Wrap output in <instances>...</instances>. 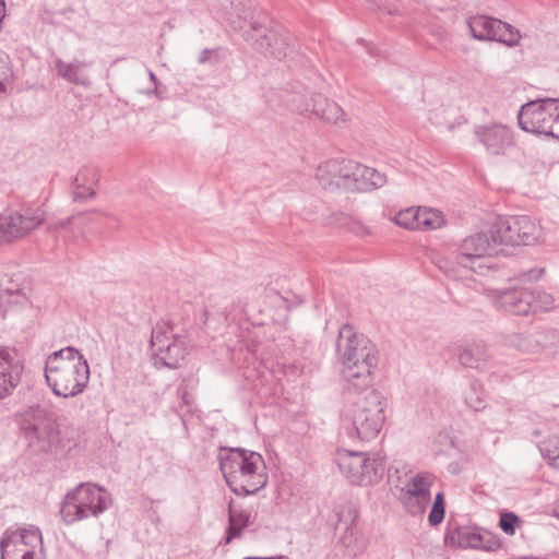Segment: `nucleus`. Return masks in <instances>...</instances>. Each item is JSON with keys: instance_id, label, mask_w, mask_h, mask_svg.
Returning a JSON list of instances; mask_svg holds the SVG:
<instances>
[{"instance_id": "6ab92c4d", "label": "nucleus", "mask_w": 559, "mask_h": 559, "mask_svg": "<svg viewBox=\"0 0 559 559\" xmlns=\"http://www.w3.org/2000/svg\"><path fill=\"white\" fill-rule=\"evenodd\" d=\"M350 159L331 158L317 168L316 178L320 186L325 190L334 191L336 189L348 190L349 183V164Z\"/></svg>"}, {"instance_id": "f03ea898", "label": "nucleus", "mask_w": 559, "mask_h": 559, "mask_svg": "<svg viewBox=\"0 0 559 559\" xmlns=\"http://www.w3.org/2000/svg\"><path fill=\"white\" fill-rule=\"evenodd\" d=\"M219 469L228 488L237 496L255 495L267 484L263 456L243 448L221 447L217 454Z\"/></svg>"}, {"instance_id": "473e14b6", "label": "nucleus", "mask_w": 559, "mask_h": 559, "mask_svg": "<svg viewBox=\"0 0 559 559\" xmlns=\"http://www.w3.org/2000/svg\"><path fill=\"white\" fill-rule=\"evenodd\" d=\"M419 229H437L443 224V215L435 209L418 207Z\"/></svg>"}, {"instance_id": "79ce46f5", "label": "nucleus", "mask_w": 559, "mask_h": 559, "mask_svg": "<svg viewBox=\"0 0 559 559\" xmlns=\"http://www.w3.org/2000/svg\"><path fill=\"white\" fill-rule=\"evenodd\" d=\"M73 219L74 216H70L63 221H60L59 223L56 224V228H66L72 223Z\"/></svg>"}, {"instance_id": "37998d69", "label": "nucleus", "mask_w": 559, "mask_h": 559, "mask_svg": "<svg viewBox=\"0 0 559 559\" xmlns=\"http://www.w3.org/2000/svg\"><path fill=\"white\" fill-rule=\"evenodd\" d=\"M230 314H231V311H230L227 307H226V308L224 309V311L222 312V316L224 317V319H225L226 321H227V320H229Z\"/></svg>"}, {"instance_id": "ea45409f", "label": "nucleus", "mask_w": 559, "mask_h": 559, "mask_svg": "<svg viewBox=\"0 0 559 559\" xmlns=\"http://www.w3.org/2000/svg\"><path fill=\"white\" fill-rule=\"evenodd\" d=\"M177 395L181 400L180 409L183 411V407H187V413L193 412V396L188 392L187 386L179 385L177 389Z\"/></svg>"}, {"instance_id": "aec40b11", "label": "nucleus", "mask_w": 559, "mask_h": 559, "mask_svg": "<svg viewBox=\"0 0 559 559\" xmlns=\"http://www.w3.org/2000/svg\"><path fill=\"white\" fill-rule=\"evenodd\" d=\"M474 135L492 155H500L513 144L511 130L501 123L475 126Z\"/></svg>"}, {"instance_id": "ddd939ff", "label": "nucleus", "mask_w": 559, "mask_h": 559, "mask_svg": "<svg viewBox=\"0 0 559 559\" xmlns=\"http://www.w3.org/2000/svg\"><path fill=\"white\" fill-rule=\"evenodd\" d=\"M539 235V226L527 215L500 216L491 224V237L498 246H530Z\"/></svg>"}, {"instance_id": "6e6552de", "label": "nucleus", "mask_w": 559, "mask_h": 559, "mask_svg": "<svg viewBox=\"0 0 559 559\" xmlns=\"http://www.w3.org/2000/svg\"><path fill=\"white\" fill-rule=\"evenodd\" d=\"M336 463L346 479L357 486H371L379 483L386 468V456L381 451L362 452L338 450Z\"/></svg>"}, {"instance_id": "72a5a7b5", "label": "nucleus", "mask_w": 559, "mask_h": 559, "mask_svg": "<svg viewBox=\"0 0 559 559\" xmlns=\"http://www.w3.org/2000/svg\"><path fill=\"white\" fill-rule=\"evenodd\" d=\"M539 451L551 465L559 467V436H552L542 441L538 445Z\"/></svg>"}, {"instance_id": "2f4dec72", "label": "nucleus", "mask_w": 559, "mask_h": 559, "mask_svg": "<svg viewBox=\"0 0 559 559\" xmlns=\"http://www.w3.org/2000/svg\"><path fill=\"white\" fill-rule=\"evenodd\" d=\"M499 24L501 27H495V36L490 37V40L502 43L509 47L516 46L520 39L519 31L501 20H499Z\"/></svg>"}, {"instance_id": "e433bc0d", "label": "nucleus", "mask_w": 559, "mask_h": 559, "mask_svg": "<svg viewBox=\"0 0 559 559\" xmlns=\"http://www.w3.org/2000/svg\"><path fill=\"white\" fill-rule=\"evenodd\" d=\"M536 334H545V341L538 344L539 350H548L554 354L559 350V331L556 329H544L536 331Z\"/></svg>"}, {"instance_id": "b1692460", "label": "nucleus", "mask_w": 559, "mask_h": 559, "mask_svg": "<svg viewBox=\"0 0 559 559\" xmlns=\"http://www.w3.org/2000/svg\"><path fill=\"white\" fill-rule=\"evenodd\" d=\"M487 345L481 342H473L457 353L459 362L465 368L481 369L489 359Z\"/></svg>"}, {"instance_id": "412c9836", "label": "nucleus", "mask_w": 559, "mask_h": 559, "mask_svg": "<svg viewBox=\"0 0 559 559\" xmlns=\"http://www.w3.org/2000/svg\"><path fill=\"white\" fill-rule=\"evenodd\" d=\"M348 191L366 192L381 188L386 183V176L374 168L350 159Z\"/></svg>"}, {"instance_id": "49530a36", "label": "nucleus", "mask_w": 559, "mask_h": 559, "mask_svg": "<svg viewBox=\"0 0 559 559\" xmlns=\"http://www.w3.org/2000/svg\"><path fill=\"white\" fill-rule=\"evenodd\" d=\"M150 78H151V80H153V81L156 79V78H155V74H154L153 72H150Z\"/></svg>"}, {"instance_id": "bb28decb", "label": "nucleus", "mask_w": 559, "mask_h": 559, "mask_svg": "<svg viewBox=\"0 0 559 559\" xmlns=\"http://www.w3.org/2000/svg\"><path fill=\"white\" fill-rule=\"evenodd\" d=\"M250 519L251 514L248 511L237 510L229 507L226 543L239 537L241 532L250 525Z\"/></svg>"}, {"instance_id": "f8f14e48", "label": "nucleus", "mask_w": 559, "mask_h": 559, "mask_svg": "<svg viewBox=\"0 0 559 559\" xmlns=\"http://www.w3.org/2000/svg\"><path fill=\"white\" fill-rule=\"evenodd\" d=\"M493 294L497 304L506 311L515 316L549 311L555 306V299L550 294L518 287L516 284L503 289H495Z\"/></svg>"}, {"instance_id": "423d86ee", "label": "nucleus", "mask_w": 559, "mask_h": 559, "mask_svg": "<svg viewBox=\"0 0 559 559\" xmlns=\"http://www.w3.org/2000/svg\"><path fill=\"white\" fill-rule=\"evenodd\" d=\"M21 430L33 455L52 454L60 445L59 428L52 415L39 405L22 417Z\"/></svg>"}, {"instance_id": "cd10ccee", "label": "nucleus", "mask_w": 559, "mask_h": 559, "mask_svg": "<svg viewBox=\"0 0 559 559\" xmlns=\"http://www.w3.org/2000/svg\"><path fill=\"white\" fill-rule=\"evenodd\" d=\"M463 399L466 406L474 412H480L486 408L484 385L476 379L469 381L468 386L463 392Z\"/></svg>"}, {"instance_id": "4c0bfd02", "label": "nucleus", "mask_w": 559, "mask_h": 559, "mask_svg": "<svg viewBox=\"0 0 559 559\" xmlns=\"http://www.w3.org/2000/svg\"><path fill=\"white\" fill-rule=\"evenodd\" d=\"M520 518L513 512H503L500 514L499 527L507 535H514L518 525L520 524Z\"/></svg>"}, {"instance_id": "c85d7f7f", "label": "nucleus", "mask_w": 559, "mask_h": 559, "mask_svg": "<svg viewBox=\"0 0 559 559\" xmlns=\"http://www.w3.org/2000/svg\"><path fill=\"white\" fill-rule=\"evenodd\" d=\"M336 515L338 518V521H337L338 524L345 525V531L340 538L341 543L346 548H349L352 545V542H353V537H354V528L353 527H354L355 522L358 516L357 511L350 506H345V507H342L336 512Z\"/></svg>"}, {"instance_id": "2eb2a0df", "label": "nucleus", "mask_w": 559, "mask_h": 559, "mask_svg": "<svg viewBox=\"0 0 559 559\" xmlns=\"http://www.w3.org/2000/svg\"><path fill=\"white\" fill-rule=\"evenodd\" d=\"M45 222L40 209H25L23 212L8 210L0 214V243L20 239Z\"/></svg>"}, {"instance_id": "7ed1b4c3", "label": "nucleus", "mask_w": 559, "mask_h": 559, "mask_svg": "<svg viewBox=\"0 0 559 559\" xmlns=\"http://www.w3.org/2000/svg\"><path fill=\"white\" fill-rule=\"evenodd\" d=\"M357 399L341 414V433L350 440L368 441L376 438L385 421L386 399L371 386L356 392Z\"/></svg>"}, {"instance_id": "f3484780", "label": "nucleus", "mask_w": 559, "mask_h": 559, "mask_svg": "<svg viewBox=\"0 0 559 559\" xmlns=\"http://www.w3.org/2000/svg\"><path fill=\"white\" fill-rule=\"evenodd\" d=\"M254 4L251 0H217L214 13L216 17L229 25L234 31H240L243 28L246 22L254 20H262L266 16L265 14L253 15Z\"/></svg>"}, {"instance_id": "a18cd8bd", "label": "nucleus", "mask_w": 559, "mask_h": 559, "mask_svg": "<svg viewBox=\"0 0 559 559\" xmlns=\"http://www.w3.org/2000/svg\"><path fill=\"white\" fill-rule=\"evenodd\" d=\"M7 91V82L4 80H0V92Z\"/></svg>"}, {"instance_id": "0eeeda50", "label": "nucleus", "mask_w": 559, "mask_h": 559, "mask_svg": "<svg viewBox=\"0 0 559 559\" xmlns=\"http://www.w3.org/2000/svg\"><path fill=\"white\" fill-rule=\"evenodd\" d=\"M243 38L258 51L276 60L292 58L297 49L295 36L267 16H264L263 21H252L251 29L243 33Z\"/></svg>"}, {"instance_id": "4be33fe9", "label": "nucleus", "mask_w": 559, "mask_h": 559, "mask_svg": "<svg viewBox=\"0 0 559 559\" xmlns=\"http://www.w3.org/2000/svg\"><path fill=\"white\" fill-rule=\"evenodd\" d=\"M99 180L98 170L91 166L82 167L72 182V200L85 203L96 195L94 187Z\"/></svg>"}, {"instance_id": "9d476101", "label": "nucleus", "mask_w": 559, "mask_h": 559, "mask_svg": "<svg viewBox=\"0 0 559 559\" xmlns=\"http://www.w3.org/2000/svg\"><path fill=\"white\" fill-rule=\"evenodd\" d=\"M190 340L175 331L173 323L157 324L151 334L150 348L157 368H180L188 354Z\"/></svg>"}, {"instance_id": "a211bd4d", "label": "nucleus", "mask_w": 559, "mask_h": 559, "mask_svg": "<svg viewBox=\"0 0 559 559\" xmlns=\"http://www.w3.org/2000/svg\"><path fill=\"white\" fill-rule=\"evenodd\" d=\"M23 370V361L15 349H0V401L13 393L21 382Z\"/></svg>"}, {"instance_id": "7c9ffc66", "label": "nucleus", "mask_w": 559, "mask_h": 559, "mask_svg": "<svg viewBox=\"0 0 559 559\" xmlns=\"http://www.w3.org/2000/svg\"><path fill=\"white\" fill-rule=\"evenodd\" d=\"M545 338V334H536V331L531 334H514L510 338V343L519 352L534 354L538 353V344Z\"/></svg>"}, {"instance_id": "1a4fd4ad", "label": "nucleus", "mask_w": 559, "mask_h": 559, "mask_svg": "<svg viewBox=\"0 0 559 559\" xmlns=\"http://www.w3.org/2000/svg\"><path fill=\"white\" fill-rule=\"evenodd\" d=\"M110 502L109 493L91 483H82L69 491L60 508V514L67 524L97 516L107 510Z\"/></svg>"}, {"instance_id": "f704fd0d", "label": "nucleus", "mask_w": 559, "mask_h": 559, "mask_svg": "<svg viewBox=\"0 0 559 559\" xmlns=\"http://www.w3.org/2000/svg\"><path fill=\"white\" fill-rule=\"evenodd\" d=\"M394 222L396 225L406 229H419L418 209L408 207L400 211L395 215Z\"/></svg>"}, {"instance_id": "20e7f679", "label": "nucleus", "mask_w": 559, "mask_h": 559, "mask_svg": "<svg viewBox=\"0 0 559 559\" xmlns=\"http://www.w3.org/2000/svg\"><path fill=\"white\" fill-rule=\"evenodd\" d=\"M45 378L55 395L74 397L80 395L90 382V366L79 349L67 346L47 357Z\"/></svg>"}, {"instance_id": "c9c22d12", "label": "nucleus", "mask_w": 559, "mask_h": 559, "mask_svg": "<svg viewBox=\"0 0 559 559\" xmlns=\"http://www.w3.org/2000/svg\"><path fill=\"white\" fill-rule=\"evenodd\" d=\"M444 514H445L444 496L442 492H438L435 497V501H433L431 510L428 514V523L431 526L439 525L443 521Z\"/></svg>"}, {"instance_id": "c756f323", "label": "nucleus", "mask_w": 559, "mask_h": 559, "mask_svg": "<svg viewBox=\"0 0 559 559\" xmlns=\"http://www.w3.org/2000/svg\"><path fill=\"white\" fill-rule=\"evenodd\" d=\"M85 66H87V63L84 61L67 63L61 59L56 60V70L60 76L71 83L87 86L90 81L80 73L81 67Z\"/></svg>"}, {"instance_id": "a19ab883", "label": "nucleus", "mask_w": 559, "mask_h": 559, "mask_svg": "<svg viewBox=\"0 0 559 559\" xmlns=\"http://www.w3.org/2000/svg\"><path fill=\"white\" fill-rule=\"evenodd\" d=\"M216 49H203L199 56V63H205L211 60L212 56L216 57Z\"/></svg>"}, {"instance_id": "4468645a", "label": "nucleus", "mask_w": 559, "mask_h": 559, "mask_svg": "<svg viewBox=\"0 0 559 559\" xmlns=\"http://www.w3.org/2000/svg\"><path fill=\"white\" fill-rule=\"evenodd\" d=\"M43 550L41 532L37 526L8 528L0 539L1 559H35L36 549Z\"/></svg>"}, {"instance_id": "5701e85b", "label": "nucleus", "mask_w": 559, "mask_h": 559, "mask_svg": "<svg viewBox=\"0 0 559 559\" xmlns=\"http://www.w3.org/2000/svg\"><path fill=\"white\" fill-rule=\"evenodd\" d=\"M301 111H311L328 123L345 122L343 109L335 102H330L321 94L313 95Z\"/></svg>"}, {"instance_id": "de8ad7c7", "label": "nucleus", "mask_w": 559, "mask_h": 559, "mask_svg": "<svg viewBox=\"0 0 559 559\" xmlns=\"http://www.w3.org/2000/svg\"><path fill=\"white\" fill-rule=\"evenodd\" d=\"M204 316L207 319V317H209V311L207 310H204Z\"/></svg>"}, {"instance_id": "9b49d317", "label": "nucleus", "mask_w": 559, "mask_h": 559, "mask_svg": "<svg viewBox=\"0 0 559 559\" xmlns=\"http://www.w3.org/2000/svg\"><path fill=\"white\" fill-rule=\"evenodd\" d=\"M518 123L526 132L559 141V98L535 99L522 105Z\"/></svg>"}, {"instance_id": "a878e982", "label": "nucleus", "mask_w": 559, "mask_h": 559, "mask_svg": "<svg viewBox=\"0 0 559 559\" xmlns=\"http://www.w3.org/2000/svg\"><path fill=\"white\" fill-rule=\"evenodd\" d=\"M471 35L478 40H490L495 36V27H501L499 20L486 15H476L467 20Z\"/></svg>"}, {"instance_id": "c03bdc74", "label": "nucleus", "mask_w": 559, "mask_h": 559, "mask_svg": "<svg viewBox=\"0 0 559 559\" xmlns=\"http://www.w3.org/2000/svg\"><path fill=\"white\" fill-rule=\"evenodd\" d=\"M552 515L559 519V499L554 507Z\"/></svg>"}, {"instance_id": "f257e3e1", "label": "nucleus", "mask_w": 559, "mask_h": 559, "mask_svg": "<svg viewBox=\"0 0 559 559\" xmlns=\"http://www.w3.org/2000/svg\"><path fill=\"white\" fill-rule=\"evenodd\" d=\"M336 352L343 365L344 390L356 393L369 389L379 361L376 345L365 335L357 334L352 325L344 324L338 332Z\"/></svg>"}, {"instance_id": "393cba45", "label": "nucleus", "mask_w": 559, "mask_h": 559, "mask_svg": "<svg viewBox=\"0 0 559 559\" xmlns=\"http://www.w3.org/2000/svg\"><path fill=\"white\" fill-rule=\"evenodd\" d=\"M452 543H456L461 548H475V549H493L492 545H488L484 542V536L476 528L463 526L455 527L450 533Z\"/></svg>"}, {"instance_id": "dca6fc26", "label": "nucleus", "mask_w": 559, "mask_h": 559, "mask_svg": "<svg viewBox=\"0 0 559 559\" xmlns=\"http://www.w3.org/2000/svg\"><path fill=\"white\" fill-rule=\"evenodd\" d=\"M433 484L431 474L420 472L414 475L401 489L399 500L405 510L413 514L423 513L430 501V487Z\"/></svg>"}, {"instance_id": "58836bf2", "label": "nucleus", "mask_w": 559, "mask_h": 559, "mask_svg": "<svg viewBox=\"0 0 559 559\" xmlns=\"http://www.w3.org/2000/svg\"><path fill=\"white\" fill-rule=\"evenodd\" d=\"M544 269H530L525 272L520 273L514 278H510V283L513 282H533L538 281L544 275Z\"/></svg>"}, {"instance_id": "39448f33", "label": "nucleus", "mask_w": 559, "mask_h": 559, "mask_svg": "<svg viewBox=\"0 0 559 559\" xmlns=\"http://www.w3.org/2000/svg\"><path fill=\"white\" fill-rule=\"evenodd\" d=\"M497 242L491 237V227L488 231H479L466 237L460 251L438 262V267L444 275L454 281L466 278L471 271L476 272L483 269L480 261L487 255L498 252Z\"/></svg>"}]
</instances>
